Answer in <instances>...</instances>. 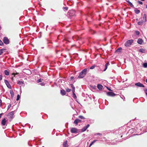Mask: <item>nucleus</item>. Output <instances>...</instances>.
I'll use <instances>...</instances> for the list:
<instances>
[{"label": "nucleus", "instance_id": "1", "mask_svg": "<svg viewBox=\"0 0 147 147\" xmlns=\"http://www.w3.org/2000/svg\"><path fill=\"white\" fill-rule=\"evenodd\" d=\"M87 69L86 68L84 69L80 74L78 78H82L86 75L87 73Z\"/></svg>", "mask_w": 147, "mask_h": 147}, {"label": "nucleus", "instance_id": "2", "mask_svg": "<svg viewBox=\"0 0 147 147\" xmlns=\"http://www.w3.org/2000/svg\"><path fill=\"white\" fill-rule=\"evenodd\" d=\"M133 40L131 39L127 40L125 44V46L126 47H129L130 46L133 42Z\"/></svg>", "mask_w": 147, "mask_h": 147}, {"label": "nucleus", "instance_id": "3", "mask_svg": "<svg viewBox=\"0 0 147 147\" xmlns=\"http://www.w3.org/2000/svg\"><path fill=\"white\" fill-rule=\"evenodd\" d=\"M15 111H11L8 113L7 116L9 117V118L12 119L13 117V114Z\"/></svg>", "mask_w": 147, "mask_h": 147}, {"label": "nucleus", "instance_id": "4", "mask_svg": "<svg viewBox=\"0 0 147 147\" xmlns=\"http://www.w3.org/2000/svg\"><path fill=\"white\" fill-rule=\"evenodd\" d=\"M4 43L5 44H8L9 43V40L7 37H4L3 40Z\"/></svg>", "mask_w": 147, "mask_h": 147}, {"label": "nucleus", "instance_id": "5", "mask_svg": "<svg viewBox=\"0 0 147 147\" xmlns=\"http://www.w3.org/2000/svg\"><path fill=\"white\" fill-rule=\"evenodd\" d=\"M4 82L7 87L11 89V86L8 81L7 80H5Z\"/></svg>", "mask_w": 147, "mask_h": 147}, {"label": "nucleus", "instance_id": "6", "mask_svg": "<svg viewBox=\"0 0 147 147\" xmlns=\"http://www.w3.org/2000/svg\"><path fill=\"white\" fill-rule=\"evenodd\" d=\"M75 11L74 10H69L68 12L70 16H74L75 14Z\"/></svg>", "mask_w": 147, "mask_h": 147}, {"label": "nucleus", "instance_id": "7", "mask_svg": "<svg viewBox=\"0 0 147 147\" xmlns=\"http://www.w3.org/2000/svg\"><path fill=\"white\" fill-rule=\"evenodd\" d=\"M107 94L108 96H113L115 95V94L112 92H109L107 93Z\"/></svg>", "mask_w": 147, "mask_h": 147}, {"label": "nucleus", "instance_id": "8", "mask_svg": "<svg viewBox=\"0 0 147 147\" xmlns=\"http://www.w3.org/2000/svg\"><path fill=\"white\" fill-rule=\"evenodd\" d=\"M135 85L139 87H144V86L142 83L140 82L136 83L135 84Z\"/></svg>", "mask_w": 147, "mask_h": 147}, {"label": "nucleus", "instance_id": "9", "mask_svg": "<svg viewBox=\"0 0 147 147\" xmlns=\"http://www.w3.org/2000/svg\"><path fill=\"white\" fill-rule=\"evenodd\" d=\"M77 130L75 128H72L71 129V131L72 133H75L77 132Z\"/></svg>", "mask_w": 147, "mask_h": 147}, {"label": "nucleus", "instance_id": "10", "mask_svg": "<svg viewBox=\"0 0 147 147\" xmlns=\"http://www.w3.org/2000/svg\"><path fill=\"white\" fill-rule=\"evenodd\" d=\"M89 126V124H87L86 126L82 128V132H84L85 131Z\"/></svg>", "mask_w": 147, "mask_h": 147}, {"label": "nucleus", "instance_id": "11", "mask_svg": "<svg viewBox=\"0 0 147 147\" xmlns=\"http://www.w3.org/2000/svg\"><path fill=\"white\" fill-rule=\"evenodd\" d=\"M7 122V120H6V119L5 118H4L2 121L1 124L3 125H5L6 123Z\"/></svg>", "mask_w": 147, "mask_h": 147}, {"label": "nucleus", "instance_id": "12", "mask_svg": "<svg viewBox=\"0 0 147 147\" xmlns=\"http://www.w3.org/2000/svg\"><path fill=\"white\" fill-rule=\"evenodd\" d=\"M143 42V40L141 38H139L138 39L137 42L138 44L141 45Z\"/></svg>", "mask_w": 147, "mask_h": 147}, {"label": "nucleus", "instance_id": "13", "mask_svg": "<svg viewBox=\"0 0 147 147\" xmlns=\"http://www.w3.org/2000/svg\"><path fill=\"white\" fill-rule=\"evenodd\" d=\"M81 121L80 119H76L74 121V124L77 125H78V123L80 122Z\"/></svg>", "mask_w": 147, "mask_h": 147}, {"label": "nucleus", "instance_id": "14", "mask_svg": "<svg viewBox=\"0 0 147 147\" xmlns=\"http://www.w3.org/2000/svg\"><path fill=\"white\" fill-rule=\"evenodd\" d=\"M127 2V3L129 5H130L131 7H134V6L129 1H126Z\"/></svg>", "mask_w": 147, "mask_h": 147}, {"label": "nucleus", "instance_id": "15", "mask_svg": "<svg viewBox=\"0 0 147 147\" xmlns=\"http://www.w3.org/2000/svg\"><path fill=\"white\" fill-rule=\"evenodd\" d=\"M97 87L99 90H101L102 89L103 86L101 85L98 84L97 85Z\"/></svg>", "mask_w": 147, "mask_h": 147}, {"label": "nucleus", "instance_id": "16", "mask_svg": "<svg viewBox=\"0 0 147 147\" xmlns=\"http://www.w3.org/2000/svg\"><path fill=\"white\" fill-rule=\"evenodd\" d=\"M18 84L19 85H21L20 86H21L23 84H24V83L23 81H19L18 82Z\"/></svg>", "mask_w": 147, "mask_h": 147}, {"label": "nucleus", "instance_id": "17", "mask_svg": "<svg viewBox=\"0 0 147 147\" xmlns=\"http://www.w3.org/2000/svg\"><path fill=\"white\" fill-rule=\"evenodd\" d=\"M61 93L62 95H64L65 94L66 92L64 90H61Z\"/></svg>", "mask_w": 147, "mask_h": 147}, {"label": "nucleus", "instance_id": "18", "mask_svg": "<svg viewBox=\"0 0 147 147\" xmlns=\"http://www.w3.org/2000/svg\"><path fill=\"white\" fill-rule=\"evenodd\" d=\"M98 140H93L90 144L89 146V147H90L94 143H95Z\"/></svg>", "mask_w": 147, "mask_h": 147}, {"label": "nucleus", "instance_id": "19", "mask_svg": "<svg viewBox=\"0 0 147 147\" xmlns=\"http://www.w3.org/2000/svg\"><path fill=\"white\" fill-rule=\"evenodd\" d=\"M5 74L6 76H8L9 75V72L7 70H5L4 71Z\"/></svg>", "mask_w": 147, "mask_h": 147}, {"label": "nucleus", "instance_id": "20", "mask_svg": "<svg viewBox=\"0 0 147 147\" xmlns=\"http://www.w3.org/2000/svg\"><path fill=\"white\" fill-rule=\"evenodd\" d=\"M75 91H72L73 97L74 98L76 99L77 98V97H76V94L75 93Z\"/></svg>", "mask_w": 147, "mask_h": 147}, {"label": "nucleus", "instance_id": "21", "mask_svg": "<svg viewBox=\"0 0 147 147\" xmlns=\"http://www.w3.org/2000/svg\"><path fill=\"white\" fill-rule=\"evenodd\" d=\"M109 63H106L105 65V69H104V71H105L107 69V67L108 65H109Z\"/></svg>", "mask_w": 147, "mask_h": 147}, {"label": "nucleus", "instance_id": "22", "mask_svg": "<svg viewBox=\"0 0 147 147\" xmlns=\"http://www.w3.org/2000/svg\"><path fill=\"white\" fill-rule=\"evenodd\" d=\"M143 22H145L146 21V16L145 14L144 15L143 17Z\"/></svg>", "mask_w": 147, "mask_h": 147}, {"label": "nucleus", "instance_id": "23", "mask_svg": "<svg viewBox=\"0 0 147 147\" xmlns=\"http://www.w3.org/2000/svg\"><path fill=\"white\" fill-rule=\"evenodd\" d=\"M70 86L71 87H72V91H75V87L72 84H70Z\"/></svg>", "mask_w": 147, "mask_h": 147}, {"label": "nucleus", "instance_id": "24", "mask_svg": "<svg viewBox=\"0 0 147 147\" xmlns=\"http://www.w3.org/2000/svg\"><path fill=\"white\" fill-rule=\"evenodd\" d=\"M139 51L142 53H144L145 51L144 49H139Z\"/></svg>", "mask_w": 147, "mask_h": 147}, {"label": "nucleus", "instance_id": "25", "mask_svg": "<svg viewBox=\"0 0 147 147\" xmlns=\"http://www.w3.org/2000/svg\"><path fill=\"white\" fill-rule=\"evenodd\" d=\"M135 12L137 14H138L140 12V11L138 9H135L134 10Z\"/></svg>", "mask_w": 147, "mask_h": 147}, {"label": "nucleus", "instance_id": "26", "mask_svg": "<svg viewBox=\"0 0 147 147\" xmlns=\"http://www.w3.org/2000/svg\"><path fill=\"white\" fill-rule=\"evenodd\" d=\"M143 21H142L139 22H138V24L139 25H142L143 24Z\"/></svg>", "mask_w": 147, "mask_h": 147}, {"label": "nucleus", "instance_id": "27", "mask_svg": "<svg viewBox=\"0 0 147 147\" xmlns=\"http://www.w3.org/2000/svg\"><path fill=\"white\" fill-rule=\"evenodd\" d=\"M63 10L64 11H67L68 10V7H63Z\"/></svg>", "mask_w": 147, "mask_h": 147}, {"label": "nucleus", "instance_id": "28", "mask_svg": "<svg viewBox=\"0 0 147 147\" xmlns=\"http://www.w3.org/2000/svg\"><path fill=\"white\" fill-rule=\"evenodd\" d=\"M143 66L144 67H145V68L147 67V63H144L143 64Z\"/></svg>", "mask_w": 147, "mask_h": 147}, {"label": "nucleus", "instance_id": "29", "mask_svg": "<svg viewBox=\"0 0 147 147\" xmlns=\"http://www.w3.org/2000/svg\"><path fill=\"white\" fill-rule=\"evenodd\" d=\"M10 93L11 95L12 96H13V90H11L10 91Z\"/></svg>", "mask_w": 147, "mask_h": 147}, {"label": "nucleus", "instance_id": "30", "mask_svg": "<svg viewBox=\"0 0 147 147\" xmlns=\"http://www.w3.org/2000/svg\"><path fill=\"white\" fill-rule=\"evenodd\" d=\"M79 118L81 119H84L85 118L83 116L81 115H80L79 116Z\"/></svg>", "mask_w": 147, "mask_h": 147}, {"label": "nucleus", "instance_id": "31", "mask_svg": "<svg viewBox=\"0 0 147 147\" xmlns=\"http://www.w3.org/2000/svg\"><path fill=\"white\" fill-rule=\"evenodd\" d=\"M122 48L121 47L119 48L116 50L117 52H119L120 50H122Z\"/></svg>", "mask_w": 147, "mask_h": 147}, {"label": "nucleus", "instance_id": "32", "mask_svg": "<svg viewBox=\"0 0 147 147\" xmlns=\"http://www.w3.org/2000/svg\"><path fill=\"white\" fill-rule=\"evenodd\" d=\"M20 98V96L18 94L17 96L16 100H18Z\"/></svg>", "mask_w": 147, "mask_h": 147}, {"label": "nucleus", "instance_id": "33", "mask_svg": "<svg viewBox=\"0 0 147 147\" xmlns=\"http://www.w3.org/2000/svg\"><path fill=\"white\" fill-rule=\"evenodd\" d=\"M67 145V141L66 140L64 142L63 145Z\"/></svg>", "mask_w": 147, "mask_h": 147}, {"label": "nucleus", "instance_id": "34", "mask_svg": "<svg viewBox=\"0 0 147 147\" xmlns=\"http://www.w3.org/2000/svg\"><path fill=\"white\" fill-rule=\"evenodd\" d=\"M42 81V80L41 79H39L37 81V82L39 83L41 82Z\"/></svg>", "mask_w": 147, "mask_h": 147}, {"label": "nucleus", "instance_id": "35", "mask_svg": "<svg viewBox=\"0 0 147 147\" xmlns=\"http://www.w3.org/2000/svg\"><path fill=\"white\" fill-rule=\"evenodd\" d=\"M3 49H1L0 50V55L2 54L3 53Z\"/></svg>", "mask_w": 147, "mask_h": 147}, {"label": "nucleus", "instance_id": "36", "mask_svg": "<svg viewBox=\"0 0 147 147\" xmlns=\"http://www.w3.org/2000/svg\"><path fill=\"white\" fill-rule=\"evenodd\" d=\"M135 33L137 35H139L140 34V32L139 31H135Z\"/></svg>", "mask_w": 147, "mask_h": 147}, {"label": "nucleus", "instance_id": "37", "mask_svg": "<svg viewBox=\"0 0 147 147\" xmlns=\"http://www.w3.org/2000/svg\"><path fill=\"white\" fill-rule=\"evenodd\" d=\"M3 45V44L2 42V41L0 40V46H2Z\"/></svg>", "mask_w": 147, "mask_h": 147}, {"label": "nucleus", "instance_id": "38", "mask_svg": "<svg viewBox=\"0 0 147 147\" xmlns=\"http://www.w3.org/2000/svg\"><path fill=\"white\" fill-rule=\"evenodd\" d=\"M66 91L67 92H69L71 91V90L69 88H67L66 89Z\"/></svg>", "mask_w": 147, "mask_h": 147}, {"label": "nucleus", "instance_id": "39", "mask_svg": "<svg viewBox=\"0 0 147 147\" xmlns=\"http://www.w3.org/2000/svg\"><path fill=\"white\" fill-rule=\"evenodd\" d=\"M95 65H93L92 66H91V67H90V69H94L95 67Z\"/></svg>", "mask_w": 147, "mask_h": 147}, {"label": "nucleus", "instance_id": "40", "mask_svg": "<svg viewBox=\"0 0 147 147\" xmlns=\"http://www.w3.org/2000/svg\"><path fill=\"white\" fill-rule=\"evenodd\" d=\"M18 74V73H16V74H15L14 73H12V75H13L14 76H15V75L16 74Z\"/></svg>", "mask_w": 147, "mask_h": 147}, {"label": "nucleus", "instance_id": "41", "mask_svg": "<svg viewBox=\"0 0 147 147\" xmlns=\"http://www.w3.org/2000/svg\"><path fill=\"white\" fill-rule=\"evenodd\" d=\"M11 107V105H9L8 106L7 110H8Z\"/></svg>", "mask_w": 147, "mask_h": 147}, {"label": "nucleus", "instance_id": "42", "mask_svg": "<svg viewBox=\"0 0 147 147\" xmlns=\"http://www.w3.org/2000/svg\"><path fill=\"white\" fill-rule=\"evenodd\" d=\"M40 84L41 86H44L45 85V84L44 82H42Z\"/></svg>", "mask_w": 147, "mask_h": 147}, {"label": "nucleus", "instance_id": "43", "mask_svg": "<svg viewBox=\"0 0 147 147\" xmlns=\"http://www.w3.org/2000/svg\"><path fill=\"white\" fill-rule=\"evenodd\" d=\"M138 2L139 3V4H141V5H142L143 4V3L142 1H138Z\"/></svg>", "mask_w": 147, "mask_h": 147}, {"label": "nucleus", "instance_id": "44", "mask_svg": "<svg viewBox=\"0 0 147 147\" xmlns=\"http://www.w3.org/2000/svg\"><path fill=\"white\" fill-rule=\"evenodd\" d=\"M96 135H99L100 136H101L102 135V134H100V133H97V134H96Z\"/></svg>", "mask_w": 147, "mask_h": 147}, {"label": "nucleus", "instance_id": "45", "mask_svg": "<svg viewBox=\"0 0 147 147\" xmlns=\"http://www.w3.org/2000/svg\"><path fill=\"white\" fill-rule=\"evenodd\" d=\"M144 92L145 94H147V89H146L144 90Z\"/></svg>", "mask_w": 147, "mask_h": 147}, {"label": "nucleus", "instance_id": "46", "mask_svg": "<svg viewBox=\"0 0 147 147\" xmlns=\"http://www.w3.org/2000/svg\"><path fill=\"white\" fill-rule=\"evenodd\" d=\"M2 105V100L1 99H0V107L1 105Z\"/></svg>", "mask_w": 147, "mask_h": 147}, {"label": "nucleus", "instance_id": "47", "mask_svg": "<svg viewBox=\"0 0 147 147\" xmlns=\"http://www.w3.org/2000/svg\"><path fill=\"white\" fill-rule=\"evenodd\" d=\"M63 147H68L67 145H63Z\"/></svg>", "mask_w": 147, "mask_h": 147}, {"label": "nucleus", "instance_id": "48", "mask_svg": "<svg viewBox=\"0 0 147 147\" xmlns=\"http://www.w3.org/2000/svg\"><path fill=\"white\" fill-rule=\"evenodd\" d=\"M107 89L109 91H111V90L110 88H108V87H107Z\"/></svg>", "mask_w": 147, "mask_h": 147}, {"label": "nucleus", "instance_id": "49", "mask_svg": "<svg viewBox=\"0 0 147 147\" xmlns=\"http://www.w3.org/2000/svg\"><path fill=\"white\" fill-rule=\"evenodd\" d=\"M74 77H72H72H71V80H72L73 79H74Z\"/></svg>", "mask_w": 147, "mask_h": 147}, {"label": "nucleus", "instance_id": "50", "mask_svg": "<svg viewBox=\"0 0 147 147\" xmlns=\"http://www.w3.org/2000/svg\"><path fill=\"white\" fill-rule=\"evenodd\" d=\"M68 1L67 2V3L69 2V1Z\"/></svg>", "mask_w": 147, "mask_h": 147}, {"label": "nucleus", "instance_id": "51", "mask_svg": "<svg viewBox=\"0 0 147 147\" xmlns=\"http://www.w3.org/2000/svg\"><path fill=\"white\" fill-rule=\"evenodd\" d=\"M11 79H12V80H13V77Z\"/></svg>", "mask_w": 147, "mask_h": 147}, {"label": "nucleus", "instance_id": "52", "mask_svg": "<svg viewBox=\"0 0 147 147\" xmlns=\"http://www.w3.org/2000/svg\"><path fill=\"white\" fill-rule=\"evenodd\" d=\"M146 83H147V79L146 80Z\"/></svg>", "mask_w": 147, "mask_h": 147}, {"label": "nucleus", "instance_id": "53", "mask_svg": "<svg viewBox=\"0 0 147 147\" xmlns=\"http://www.w3.org/2000/svg\"><path fill=\"white\" fill-rule=\"evenodd\" d=\"M146 8H147V5L146 6Z\"/></svg>", "mask_w": 147, "mask_h": 147}, {"label": "nucleus", "instance_id": "54", "mask_svg": "<svg viewBox=\"0 0 147 147\" xmlns=\"http://www.w3.org/2000/svg\"><path fill=\"white\" fill-rule=\"evenodd\" d=\"M122 136H121V137H122Z\"/></svg>", "mask_w": 147, "mask_h": 147}]
</instances>
